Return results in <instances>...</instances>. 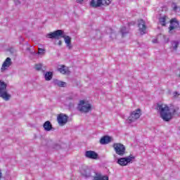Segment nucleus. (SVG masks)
Returning <instances> with one entry per match:
<instances>
[{"instance_id":"f257e3e1","label":"nucleus","mask_w":180,"mask_h":180,"mask_svg":"<svg viewBox=\"0 0 180 180\" xmlns=\"http://www.w3.org/2000/svg\"><path fill=\"white\" fill-rule=\"evenodd\" d=\"M155 109L158 110L160 117L164 122H169V120H172L175 115H178V112L179 111V108H169L167 104L162 103H158Z\"/></svg>"},{"instance_id":"f03ea898","label":"nucleus","mask_w":180,"mask_h":180,"mask_svg":"<svg viewBox=\"0 0 180 180\" xmlns=\"http://www.w3.org/2000/svg\"><path fill=\"white\" fill-rule=\"evenodd\" d=\"M46 37L49 39H60V37H63L65 40V43L66 44V46L68 50H71L72 49V45L71 44V37L68 35L64 34V31L61 30H58L53 32H51L46 35Z\"/></svg>"},{"instance_id":"7ed1b4c3","label":"nucleus","mask_w":180,"mask_h":180,"mask_svg":"<svg viewBox=\"0 0 180 180\" xmlns=\"http://www.w3.org/2000/svg\"><path fill=\"white\" fill-rule=\"evenodd\" d=\"M6 86H8L6 83L0 80V98H2L4 101H9L11 95L6 91Z\"/></svg>"},{"instance_id":"20e7f679","label":"nucleus","mask_w":180,"mask_h":180,"mask_svg":"<svg viewBox=\"0 0 180 180\" xmlns=\"http://www.w3.org/2000/svg\"><path fill=\"white\" fill-rule=\"evenodd\" d=\"M110 4H112V0H91L90 2V5L92 8L108 6Z\"/></svg>"},{"instance_id":"39448f33","label":"nucleus","mask_w":180,"mask_h":180,"mask_svg":"<svg viewBox=\"0 0 180 180\" xmlns=\"http://www.w3.org/2000/svg\"><path fill=\"white\" fill-rule=\"evenodd\" d=\"M78 109L80 112H83V113H88V112L92 110V106L89 103H85V101L82 100L79 101Z\"/></svg>"},{"instance_id":"423d86ee","label":"nucleus","mask_w":180,"mask_h":180,"mask_svg":"<svg viewBox=\"0 0 180 180\" xmlns=\"http://www.w3.org/2000/svg\"><path fill=\"white\" fill-rule=\"evenodd\" d=\"M141 116V110L140 108L136 109L134 111H132L130 113V115L128 117V123H133V122H136L137 119H140Z\"/></svg>"},{"instance_id":"0eeeda50","label":"nucleus","mask_w":180,"mask_h":180,"mask_svg":"<svg viewBox=\"0 0 180 180\" xmlns=\"http://www.w3.org/2000/svg\"><path fill=\"white\" fill-rule=\"evenodd\" d=\"M112 147L117 155H120V157H123L124 154H126V147L122 143H114Z\"/></svg>"},{"instance_id":"6e6552de","label":"nucleus","mask_w":180,"mask_h":180,"mask_svg":"<svg viewBox=\"0 0 180 180\" xmlns=\"http://www.w3.org/2000/svg\"><path fill=\"white\" fill-rule=\"evenodd\" d=\"M136 157L133 155H129L128 157L126 158H120L117 160V164L119 165H121V167H126L127 164H129V162H131L133 160H134Z\"/></svg>"},{"instance_id":"1a4fd4ad","label":"nucleus","mask_w":180,"mask_h":180,"mask_svg":"<svg viewBox=\"0 0 180 180\" xmlns=\"http://www.w3.org/2000/svg\"><path fill=\"white\" fill-rule=\"evenodd\" d=\"M139 31L141 34H146V30H147V26H146V21L141 19L138 20Z\"/></svg>"},{"instance_id":"9d476101","label":"nucleus","mask_w":180,"mask_h":180,"mask_svg":"<svg viewBox=\"0 0 180 180\" xmlns=\"http://www.w3.org/2000/svg\"><path fill=\"white\" fill-rule=\"evenodd\" d=\"M58 123L60 126H64L68 122V116L64 114H59L57 117Z\"/></svg>"},{"instance_id":"9b49d317","label":"nucleus","mask_w":180,"mask_h":180,"mask_svg":"<svg viewBox=\"0 0 180 180\" xmlns=\"http://www.w3.org/2000/svg\"><path fill=\"white\" fill-rule=\"evenodd\" d=\"M85 157L90 158V160H98L99 155L94 150H86L85 152Z\"/></svg>"},{"instance_id":"f8f14e48","label":"nucleus","mask_w":180,"mask_h":180,"mask_svg":"<svg viewBox=\"0 0 180 180\" xmlns=\"http://www.w3.org/2000/svg\"><path fill=\"white\" fill-rule=\"evenodd\" d=\"M12 65V60L11 58H6V59L3 63V65L1 68V72H4V71H6V70H8L11 66Z\"/></svg>"},{"instance_id":"ddd939ff","label":"nucleus","mask_w":180,"mask_h":180,"mask_svg":"<svg viewBox=\"0 0 180 180\" xmlns=\"http://www.w3.org/2000/svg\"><path fill=\"white\" fill-rule=\"evenodd\" d=\"M112 141V137L108 136H104L100 139V144L105 145L109 144Z\"/></svg>"},{"instance_id":"4468645a","label":"nucleus","mask_w":180,"mask_h":180,"mask_svg":"<svg viewBox=\"0 0 180 180\" xmlns=\"http://www.w3.org/2000/svg\"><path fill=\"white\" fill-rule=\"evenodd\" d=\"M174 23H176V25H178V21H176V18H172L170 20V26L169 27V33H172V30H175L176 27L174 26Z\"/></svg>"},{"instance_id":"2eb2a0df","label":"nucleus","mask_w":180,"mask_h":180,"mask_svg":"<svg viewBox=\"0 0 180 180\" xmlns=\"http://www.w3.org/2000/svg\"><path fill=\"white\" fill-rule=\"evenodd\" d=\"M94 180H109V176L102 175V173H96Z\"/></svg>"},{"instance_id":"dca6fc26","label":"nucleus","mask_w":180,"mask_h":180,"mask_svg":"<svg viewBox=\"0 0 180 180\" xmlns=\"http://www.w3.org/2000/svg\"><path fill=\"white\" fill-rule=\"evenodd\" d=\"M58 71H59V72H60V74H70V70H68V68H67L65 65H61L58 68Z\"/></svg>"},{"instance_id":"f3484780","label":"nucleus","mask_w":180,"mask_h":180,"mask_svg":"<svg viewBox=\"0 0 180 180\" xmlns=\"http://www.w3.org/2000/svg\"><path fill=\"white\" fill-rule=\"evenodd\" d=\"M168 16L164 15L159 18V23L161 26H167V20H169Z\"/></svg>"},{"instance_id":"a211bd4d","label":"nucleus","mask_w":180,"mask_h":180,"mask_svg":"<svg viewBox=\"0 0 180 180\" xmlns=\"http://www.w3.org/2000/svg\"><path fill=\"white\" fill-rule=\"evenodd\" d=\"M43 127L46 131H50L53 129V125L50 121H46L44 122Z\"/></svg>"},{"instance_id":"6ab92c4d","label":"nucleus","mask_w":180,"mask_h":180,"mask_svg":"<svg viewBox=\"0 0 180 180\" xmlns=\"http://www.w3.org/2000/svg\"><path fill=\"white\" fill-rule=\"evenodd\" d=\"M53 79V72H47L45 74V80L46 81H51Z\"/></svg>"},{"instance_id":"aec40b11","label":"nucleus","mask_w":180,"mask_h":180,"mask_svg":"<svg viewBox=\"0 0 180 180\" xmlns=\"http://www.w3.org/2000/svg\"><path fill=\"white\" fill-rule=\"evenodd\" d=\"M35 70H37V71L42 70L43 72H44V70H46V67H44L43 70V65H41V63L37 64L35 65Z\"/></svg>"},{"instance_id":"412c9836","label":"nucleus","mask_w":180,"mask_h":180,"mask_svg":"<svg viewBox=\"0 0 180 180\" xmlns=\"http://www.w3.org/2000/svg\"><path fill=\"white\" fill-rule=\"evenodd\" d=\"M172 46H173L174 50H176V49H178V46H179V42H178V41H172Z\"/></svg>"},{"instance_id":"4be33fe9","label":"nucleus","mask_w":180,"mask_h":180,"mask_svg":"<svg viewBox=\"0 0 180 180\" xmlns=\"http://www.w3.org/2000/svg\"><path fill=\"white\" fill-rule=\"evenodd\" d=\"M56 85H58V86L64 87L65 85H67V83L65 82L58 81L56 82Z\"/></svg>"},{"instance_id":"5701e85b","label":"nucleus","mask_w":180,"mask_h":180,"mask_svg":"<svg viewBox=\"0 0 180 180\" xmlns=\"http://www.w3.org/2000/svg\"><path fill=\"white\" fill-rule=\"evenodd\" d=\"M121 32L122 34V37H124V36H126V34H127V32H126V27H122L121 29Z\"/></svg>"},{"instance_id":"b1692460","label":"nucleus","mask_w":180,"mask_h":180,"mask_svg":"<svg viewBox=\"0 0 180 180\" xmlns=\"http://www.w3.org/2000/svg\"><path fill=\"white\" fill-rule=\"evenodd\" d=\"M44 53H46V49H43L41 48L38 49L37 54H44Z\"/></svg>"},{"instance_id":"393cba45","label":"nucleus","mask_w":180,"mask_h":180,"mask_svg":"<svg viewBox=\"0 0 180 180\" xmlns=\"http://www.w3.org/2000/svg\"><path fill=\"white\" fill-rule=\"evenodd\" d=\"M173 11H176L178 9V6H176V4L173 3Z\"/></svg>"},{"instance_id":"a878e982","label":"nucleus","mask_w":180,"mask_h":180,"mask_svg":"<svg viewBox=\"0 0 180 180\" xmlns=\"http://www.w3.org/2000/svg\"><path fill=\"white\" fill-rule=\"evenodd\" d=\"M173 95H174V98H176L177 96H179V94H178L177 91H174V94H173Z\"/></svg>"},{"instance_id":"bb28decb","label":"nucleus","mask_w":180,"mask_h":180,"mask_svg":"<svg viewBox=\"0 0 180 180\" xmlns=\"http://www.w3.org/2000/svg\"><path fill=\"white\" fill-rule=\"evenodd\" d=\"M78 4H81V2H84V0H76Z\"/></svg>"},{"instance_id":"cd10ccee","label":"nucleus","mask_w":180,"mask_h":180,"mask_svg":"<svg viewBox=\"0 0 180 180\" xmlns=\"http://www.w3.org/2000/svg\"><path fill=\"white\" fill-rule=\"evenodd\" d=\"M61 44H63V41H58V46H61Z\"/></svg>"},{"instance_id":"c85d7f7f","label":"nucleus","mask_w":180,"mask_h":180,"mask_svg":"<svg viewBox=\"0 0 180 180\" xmlns=\"http://www.w3.org/2000/svg\"><path fill=\"white\" fill-rule=\"evenodd\" d=\"M86 176H91V174H89Z\"/></svg>"}]
</instances>
